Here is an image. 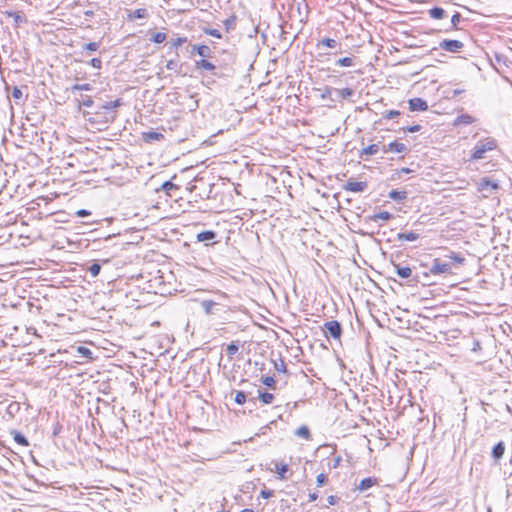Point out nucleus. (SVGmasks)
I'll return each mask as SVG.
<instances>
[{"instance_id": "nucleus-1", "label": "nucleus", "mask_w": 512, "mask_h": 512, "mask_svg": "<svg viewBox=\"0 0 512 512\" xmlns=\"http://www.w3.org/2000/svg\"><path fill=\"white\" fill-rule=\"evenodd\" d=\"M122 105L121 99L106 102L98 106L94 112V118H90L91 122H101L104 124L112 123L117 117L116 109Z\"/></svg>"}, {"instance_id": "nucleus-2", "label": "nucleus", "mask_w": 512, "mask_h": 512, "mask_svg": "<svg viewBox=\"0 0 512 512\" xmlns=\"http://www.w3.org/2000/svg\"><path fill=\"white\" fill-rule=\"evenodd\" d=\"M258 369L261 373L265 374H275V372L285 373L287 371L284 360L281 357V353L274 350L269 352V357H267V359L262 361L258 360Z\"/></svg>"}, {"instance_id": "nucleus-3", "label": "nucleus", "mask_w": 512, "mask_h": 512, "mask_svg": "<svg viewBox=\"0 0 512 512\" xmlns=\"http://www.w3.org/2000/svg\"><path fill=\"white\" fill-rule=\"evenodd\" d=\"M497 142L492 137H486L478 141L471 154L470 160L477 161L485 157V153L496 149Z\"/></svg>"}, {"instance_id": "nucleus-4", "label": "nucleus", "mask_w": 512, "mask_h": 512, "mask_svg": "<svg viewBox=\"0 0 512 512\" xmlns=\"http://www.w3.org/2000/svg\"><path fill=\"white\" fill-rule=\"evenodd\" d=\"M429 272L433 275H448L452 274L451 262L440 258L433 259V262L429 268Z\"/></svg>"}, {"instance_id": "nucleus-5", "label": "nucleus", "mask_w": 512, "mask_h": 512, "mask_svg": "<svg viewBox=\"0 0 512 512\" xmlns=\"http://www.w3.org/2000/svg\"><path fill=\"white\" fill-rule=\"evenodd\" d=\"M323 330L326 334L330 335L333 339L339 340L342 335V326L336 320L324 323Z\"/></svg>"}, {"instance_id": "nucleus-6", "label": "nucleus", "mask_w": 512, "mask_h": 512, "mask_svg": "<svg viewBox=\"0 0 512 512\" xmlns=\"http://www.w3.org/2000/svg\"><path fill=\"white\" fill-rule=\"evenodd\" d=\"M439 47L444 51L457 53L464 47V44L459 40L443 39L440 41Z\"/></svg>"}, {"instance_id": "nucleus-7", "label": "nucleus", "mask_w": 512, "mask_h": 512, "mask_svg": "<svg viewBox=\"0 0 512 512\" xmlns=\"http://www.w3.org/2000/svg\"><path fill=\"white\" fill-rule=\"evenodd\" d=\"M268 470L271 472H275L277 474V478L280 480L287 479L286 473L289 471L288 464L285 463H278L276 461H272L270 463V467H268Z\"/></svg>"}, {"instance_id": "nucleus-8", "label": "nucleus", "mask_w": 512, "mask_h": 512, "mask_svg": "<svg viewBox=\"0 0 512 512\" xmlns=\"http://www.w3.org/2000/svg\"><path fill=\"white\" fill-rule=\"evenodd\" d=\"M394 269L398 277L401 279H410L411 281L418 282L419 277L413 276L412 269L410 267H403L399 264H394Z\"/></svg>"}, {"instance_id": "nucleus-9", "label": "nucleus", "mask_w": 512, "mask_h": 512, "mask_svg": "<svg viewBox=\"0 0 512 512\" xmlns=\"http://www.w3.org/2000/svg\"><path fill=\"white\" fill-rule=\"evenodd\" d=\"M262 203H267L269 206V210L263 208L261 211H258V215L261 214L262 219L265 220L268 215L271 216L272 212L276 210L278 202L275 200L274 197L265 195L262 200Z\"/></svg>"}, {"instance_id": "nucleus-10", "label": "nucleus", "mask_w": 512, "mask_h": 512, "mask_svg": "<svg viewBox=\"0 0 512 512\" xmlns=\"http://www.w3.org/2000/svg\"><path fill=\"white\" fill-rule=\"evenodd\" d=\"M499 188L498 183L491 181L489 178L485 177L482 178L478 184L477 189L479 192L485 193H492L493 191L497 190Z\"/></svg>"}, {"instance_id": "nucleus-11", "label": "nucleus", "mask_w": 512, "mask_h": 512, "mask_svg": "<svg viewBox=\"0 0 512 512\" xmlns=\"http://www.w3.org/2000/svg\"><path fill=\"white\" fill-rule=\"evenodd\" d=\"M408 148L404 143H400L397 141L391 142L388 145L383 146V152H395V153H403L407 152Z\"/></svg>"}, {"instance_id": "nucleus-12", "label": "nucleus", "mask_w": 512, "mask_h": 512, "mask_svg": "<svg viewBox=\"0 0 512 512\" xmlns=\"http://www.w3.org/2000/svg\"><path fill=\"white\" fill-rule=\"evenodd\" d=\"M409 109L411 111H426L428 109V104L422 98H412L408 101Z\"/></svg>"}, {"instance_id": "nucleus-13", "label": "nucleus", "mask_w": 512, "mask_h": 512, "mask_svg": "<svg viewBox=\"0 0 512 512\" xmlns=\"http://www.w3.org/2000/svg\"><path fill=\"white\" fill-rule=\"evenodd\" d=\"M367 188V182L348 181L344 185V190L350 192H363Z\"/></svg>"}, {"instance_id": "nucleus-14", "label": "nucleus", "mask_w": 512, "mask_h": 512, "mask_svg": "<svg viewBox=\"0 0 512 512\" xmlns=\"http://www.w3.org/2000/svg\"><path fill=\"white\" fill-rule=\"evenodd\" d=\"M271 350L272 349L266 340L258 341V355L262 357V360L267 359V357H269V352Z\"/></svg>"}, {"instance_id": "nucleus-15", "label": "nucleus", "mask_w": 512, "mask_h": 512, "mask_svg": "<svg viewBox=\"0 0 512 512\" xmlns=\"http://www.w3.org/2000/svg\"><path fill=\"white\" fill-rule=\"evenodd\" d=\"M505 453V444L504 442H498L492 449V457L495 461H499Z\"/></svg>"}, {"instance_id": "nucleus-16", "label": "nucleus", "mask_w": 512, "mask_h": 512, "mask_svg": "<svg viewBox=\"0 0 512 512\" xmlns=\"http://www.w3.org/2000/svg\"><path fill=\"white\" fill-rule=\"evenodd\" d=\"M377 482V479L374 477H367L360 481L359 485L357 486V489L361 492L366 491L367 489L374 486Z\"/></svg>"}, {"instance_id": "nucleus-17", "label": "nucleus", "mask_w": 512, "mask_h": 512, "mask_svg": "<svg viewBox=\"0 0 512 512\" xmlns=\"http://www.w3.org/2000/svg\"><path fill=\"white\" fill-rule=\"evenodd\" d=\"M194 52H196L201 57L207 58V57H210L211 49L207 45H199V46L194 45L192 47L191 53L193 54Z\"/></svg>"}, {"instance_id": "nucleus-18", "label": "nucleus", "mask_w": 512, "mask_h": 512, "mask_svg": "<svg viewBox=\"0 0 512 512\" xmlns=\"http://www.w3.org/2000/svg\"><path fill=\"white\" fill-rule=\"evenodd\" d=\"M408 193L406 191L391 190L388 197L398 203L407 199Z\"/></svg>"}, {"instance_id": "nucleus-19", "label": "nucleus", "mask_w": 512, "mask_h": 512, "mask_svg": "<svg viewBox=\"0 0 512 512\" xmlns=\"http://www.w3.org/2000/svg\"><path fill=\"white\" fill-rule=\"evenodd\" d=\"M420 237V235L416 232H401V233H398L397 235V239L399 241H409V242H412V241H416L418 240Z\"/></svg>"}, {"instance_id": "nucleus-20", "label": "nucleus", "mask_w": 512, "mask_h": 512, "mask_svg": "<svg viewBox=\"0 0 512 512\" xmlns=\"http://www.w3.org/2000/svg\"><path fill=\"white\" fill-rule=\"evenodd\" d=\"M216 232L212 230H206L197 234V240L200 242L212 241L216 238Z\"/></svg>"}, {"instance_id": "nucleus-21", "label": "nucleus", "mask_w": 512, "mask_h": 512, "mask_svg": "<svg viewBox=\"0 0 512 512\" xmlns=\"http://www.w3.org/2000/svg\"><path fill=\"white\" fill-rule=\"evenodd\" d=\"M275 374H265L262 373L260 377V381L270 389H275L276 381L274 379Z\"/></svg>"}, {"instance_id": "nucleus-22", "label": "nucleus", "mask_w": 512, "mask_h": 512, "mask_svg": "<svg viewBox=\"0 0 512 512\" xmlns=\"http://www.w3.org/2000/svg\"><path fill=\"white\" fill-rule=\"evenodd\" d=\"M11 434L13 435L14 441L21 446L27 447L29 446L28 439L19 431L13 430L11 431Z\"/></svg>"}, {"instance_id": "nucleus-23", "label": "nucleus", "mask_w": 512, "mask_h": 512, "mask_svg": "<svg viewBox=\"0 0 512 512\" xmlns=\"http://www.w3.org/2000/svg\"><path fill=\"white\" fill-rule=\"evenodd\" d=\"M475 121L474 117L469 114L459 115L454 122V125H470Z\"/></svg>"}, {"instance_id": "nucleus-24", "label": "nucleus", "mask_w": 512, "mask_h": 512, "mask_svg": "<svg viewBox=\"0 0 512 512\" xmlns=\"http://www.w3.org/2000/svg\"><path fill=\"white\" fill-rule=\"evenodd\" d=\"M445 258H448V262H451V264L456 263L458 265H462L465 261V258L461 254L454 251H449V254L446 255Z\"/></svg>"}, {"instance_id": "nucleus-25", "label": "nucleus", "mask_w": 512, "mask_h": 512, "mask_svg": "<svg viewBox=\"0 0 512 512\" xmlns=\"http://www.w3.org/2000/svg\"><path fill=\"white\" fill-rule=\"evenodd\" d=\"M429 15L433 19H442L446 17V11L441 7H433L428 11Z\"/></svg>"}, {"instance_id": "nucleus-26", "label": "nucleus", "mask_w": 512, "mask_h": 512, "mask_svg": "<svg viewBox=\"0 0 512 512\" xmlns=\"http://www.w3.org/2000/svg\"><path fill=\"white\" fill-rule=\"evenodd\" d=\"M4 14L10 18H13L15 24L17 25L26 21L25 17L23 16L24 14L21 12L5 11Z\"/></svg>"}, {"instance_id": "nucleus-27", "label": "nucleus", "mask_w": 512, "mask_h": 512, "mask_svg": "<svg viewBox=\"0 0 512 512\" xmlns=\"http://www.w3.org/2000/svg\"><path fill=\"white\" fill-rule=\"evenodd\" d=\"M378 151H379V146L377 144H371L361 150L360 158H364L365 155L366 156L374 155V154L378 153Z\"/></svg>"}, {"instance_id": "nucleus-28", "label": "nucleus", "mask_w": 512, "mask_h": 512, "mask_svg": "<svg viewBox=\"0 0 512 512\" xmlns=\"http://www.w3.org/2000/svg\"><path fill=\"white\" fill-rule=\"evenodd\" d=\"M148 11L145 8H139L129 14V18L132 19H144L148 17Z\"/></svg>"}, {"instance_id": "nucleus-29", "label": "nucleus", "mask_w": 512, "mask_h": 512, "mask_svg": "<svg viewBox=\"0 0 512 512\" xmlns=\"http://www.w3.org/2000/svg\"><path fill=\"white\" fill-rule=\"evenodd\" d=\"M393 218V215L388 211H382L380 213L374 214L370 217V219L374 222L378 220L388 221Z\"/></svg>"}, {"instance_id": "nucleus-30", "label": "nucleus", "mask_w": 512, "mask_h": 512, "mask_svg": "<svg viewBox=\"0 0 512 512\" xmlns=\"http://www.w3.org/2000/svg\"><path fill=\"white\" fill-rule=\"evenodd\" d=\"M274 398L275 396L272 393L258 391V400L264 404H271Z\"/></svg>"}, {"instance_id": "nucleus-31", "label": "nucleus", "mask_w": 512, "mask_h": 512, "mask_svg": "<svg viewBox=\"0 0 512 512\" xmlns=\"http://www.w3.org/2000/svg\"><path fill=\"white\" fill-rule=\"evenodd\" d=\"M196 68L197 69H204L207 71H212L215 69V65L209 62L206 59H201L199 61H196Z\"/></svg>"}, {"instance_id": "nucleus-32", "label": "nucleus", "mask_w": 512, "mask_h": 512, "mask_svg": "<svg viewBox=\"0 0 512 512\" xmlns=\"http://www.w3.org/2000/svg\"><path fill=\"white\" fill-rule=\"evenodd\" d=\"M144 139L146 141H159L164 139V135L159 132L149 131L147 133H144Z\"/></svg>"}, {"instance_id": "nucleus-33", "label": "nucleus", "mask_w": 512, "mask_h": 512, "mask_svg": "<svg viewBox=\"0 0 512 512\" xmlns=\"http://www.w3.org/2000/svg\"><path fill=\"white\" fill-rule=\"evenodd\" d=\"M166 68L168 70L174 71L177 74L181 73V71H180L181 65H179L177 60L171 59V60L167 61Z\"/></svg>"}, {"instance_id": "nucleus-34", "label": "nucleus", "mask_w": 512, "mask_h": 512, "mask_svg": "<svg viewBox=\"0 0 512 512\" xmlns=\"http://www.w3.org/2000/svg\"><path fill=\"white\" fill-rule=\"evenodd\" d=\"M91 89H92V85L90 83L74 84L70 88L72 93H75L76 91H90Z\"/></svg>"}, {"instance_id": "nucleus-35", "label": "nucleus", "mask_w": 512, "mask_h": 512, "mask_svg": "<svg viewBox=\"0 0 512 512\" xmlns=\"http://www.w3.org/2000/svg\"><path fill=\"white\" fill-rule=\"evenodd\" d=\"M167 38V35L163 32H155L152 34L150 40L154 43L160 44L163 43Z\"/></svg>"}, {"instance_id": "nucleus-36", "label": "nucleus", "mask_w": 512, "mask_h": 512, "mask_svg": "<svg viewBox=\"0 0 512 512\" xmlns=\"http://www.w3.org/2000/svg\"><path fill=\"white\" fill-rule=\"evenodd\" d=\"M336 64L342 67H350L354 65V58L353 57H344L340 58L336 61Z\"/></svg>"}, {"instance_id": "nucleus-37", "label": "nucleus", "mask_w": 512, "mask_h": 512, "mask_svg": "<svg viewBox=\"0 0 512 512\" xmlns=\"http://www.w3.org/2000/svg\"><path fill=\"white\" fill-rule=\"evenodd\" d=\"M100 43L99 42H89L83 45L82 49L83 52H95L99 49Z\"/></svg>"}, {"instance_id": "nucleus-38", "label": "nucleus", "mask_w": 512, "mask_h": 512, "mask_svg": "<svg viewBox=\"0 0 512 512\" xmlns=\"http://www.w3.org/2000/svg\"><path fill=\"white\" fill-rule=\"evenodd\" d=\"M336 92L342 99H347L354 94V91L351 88L337 89Z\"/></svg>"}, {"instance_id": "nucleus-39", "label": "nucleus", "mask_w": 512, "mask_h": 512, "mask_svg": "<svg viewBox=\"0 0 512 512\" xmlns=\"http://www.w3.org/2000/svg\"><path fill=\"white\" fill-rule=\"evenodd\" d=\"M320 45H324V46H327L329 48H335L338 43L335 39H331V38H324L322 39L321 41L318 42L317 46L319 47Z\"/></svg>"}, {"instance_id": "nucleus-40", "label": "nucleus", "mask_w": 512, "mask_h": 512, "mask_svg": "<svg viewBox=\"0 0 512 512\" xmlns=\"http://www.w3.org/2000/svg\"><path fill=\"white\" fill-rule=\"evenodd\" d=\"M178 189V186L176 184H174L172 181L168 180V181H165L162 185H161V190L165 191L167 194L170 193L171 190H176Z\"/></svg>"}, {"instance_id": "nucleus-41", "label": "nucleus", "mask_w": 512, "mask_h": 512, "mask_svg": "<svg viewBox=\"0 0 512 512\" xmlns=\"http://www.w3.org/2000/svg\"><path fill=\"white\" fill-rule=\"evenodd\" d=\"M88 271L92 277H97L101 271V265L97 262H94L93 264L90 265Z\"/></svg>"}, {"instance_id": "nucleus-42", "label": "nucleus", "mask_w": 512, "mask_h": 512, "mask_svg": "<svg viewBox=\"0 0 512 512\" xmlns=\"http://www.w3.org/2000/svg\"><path fill=\"white\" fill-rule=\"evenodd\" d=\"M20 410V405L18 402H12L7 407V413L13 417L16 413H18Z\"/></svg>"}, {"instance_id": "nucleus-43", "label": "nucleus", "mask_w": 512, "mask_h": 512, "mask_svg": "<svg viewBox=\"0 0 512 512\" xmlns=\"http://www.w3.org/2000/svg\"><path fill=\"white\" fill-rule=\"evenodd\" d=\"M296 435H298L299 437L305 438V439H309L310 438V430L307 426H301L300 428L297 429Z\"/></svg>"}, {"instance_id": "nucleus-44", "label": "nucleus", "mask_w": 512, "mask_h": 512, "mask_svg": "<svg viewBox=\"0 0 512 512\" xmlns=\"http://www.w3.org/2000/svg\"><path fill=\"white\" fill-rule=\"evenodd\" d=\"M216 306V303L213 301H203L202 307L204 308L207 314L213 313V308Z\"/></svg>"}, {"instance_id": "nucleus-45", "label": "nucleus", "mask_w": 512, "mask_h": 512, "mask_svg": "<svg viewBox=\"0 0 512 512\" xmlns=\"http://www.w3.org/2000/svg\"><path fill=\"white\" fill-rule=\"evenodd\" d=\"M246 394L243 392V391H237L236 392V395H235V398H234V401L237 403V404H244L246 402Z\"/></svg>"}, {"instance_id": "nucleus-46", "label": "nucleus", "mask_w": 512, "mask_h": 512, "mask_svg": "<svg viewBox=\"0 0 512 512\" xmlns=\"http://www.w3.org/2000/svg\"><path fill=\"white\" fill-rule=\"evenodd\" d=\"M412 170L409 168H401L400 170H397L391 177L392 180H396L401 178L402 174H409Z\"/></svg>"}, {"instance_id": "nucleus-47", "label": "nucleus", "mask_w": 512, "mask_h": 512, "mask_svg": "<svg viewBox=\"0 0 512 512\" xmlns=\"http://www.w3.org/2000/svg\"><path fill=\"white\" fill-rule=\"evenodd\" d=\"M187 41V38L186 37H177L175 39H172L170 41V44L172 47L174 48H178L179 46H181L182 44H184L185 42Z\"/></svg>"}, {"instance_id": "nucleus-48", "label": "nucleus", "mask_w": 512, "mask_h": 512, "mask_svg": "<svg viewBox=\"0 0 512 512\" xmlns=\"http://www.w3.org/2000/svg\"><path fill=\"white\" fill-rule=\"evenodd\" d=\"M93 105H94V101L92 100V98L90 96H85L82 101H79V105L78 106H79V108L81 106L90 108Z\"/></svg>"}, {"instance_id": "nucleus-49", "label": "nucleus", "mask_w": 512, "mask_h": 512, "mask_svg": "<svg viewBox=\"0 0 512 512\" xmlns=\"http://www.w3.org/2000/svg\"><path fill=\"white\" fill-rule=\"evenodd\" d=\"M271 291L267 282L258 283V293L268 294Z\"/></svg>"}, {"instance_id": "nucleus-50", "label": "nucleus", "mask_w": 512, "mask_h": 512, "mask_svg": "<svg viewBox=\"0 0 512 512\" xmlns=\"http://www.w3.org/2000/svg\"><path fill=\"white\" fill-rule=\"evenodd\" d=\"M462 19V16L460 13L456 12L452 17H451V23H452V27L454 29H457L458 27V24L460 23Z\"/></svg>"}, {"instance_id": "nucleus-51", "label": "nucleus", "mask_w": 512, "mask_h": 512, "mask_svg": "<svg viewBox=\"0 0 512 512\" xmlns=\"http://www.w3.org/2000/svg\"><path fill=\"white\" fill-rule=\"evenodd\" d=\"M237 351H238V346L236 344L232 343L227 346L226 352L230 357L235 355L237 353Z\"/></svg>"}, {"instance_id": "nucleus-52", "label": "nucleus", "mask_w": 512, "mask_h": 512, "mask_svg": "<svg viewBox=\"0 0 512 512\" xmlns=\"http://www.w3.org/2000/svg\"><path fill=\"white\" fill-rule=\"evenodd\" d=\"M89 64L96 68V69H101L102 68V60L100 58H92L90 61H89Z\"/></svg>"}, {"instance_id": "nucleus-53", "label": "nucleus", "mask_w": 512, "mask_h": 512, "mask_svg": "<svg viewBox=\"0 0 512 512\" xmlns=\"http://www.w3.org/2000/svg\"><path fill=\"white\" fill-rule=\"evenodd\" d=\"M327 481V477L325 474L323 473H320L319 475H317L316 477V483H317V486L318 487H321L323 486Z\"/></svg>"}, {"instance_id": "nucleus-54", "label": "nucleus", "mask_w": 512, "mask_h": 512, "mask_svg": "<svg viewBox=\"0 0 512 512\" xmlns=\"http://www.w3.org/2000/svg\"><path fill=\"white\" fill-rule=\"evenodd\" d=\"M22 96H23L22 90L19 87L15 86L12 90V97L16 100H19L22 98Z\"/></svg>"}, {"instance_id": "nucleus-55", "label": "nucleus", "mask_w": 512, "mask_h": 512, "mask_svg": "<svg viewBox=\"0 0 512 512\" xmlns=\"http://www.w3.org/2000/svg\"><path fill=\"white\" fill-rule=\"evenodd\" d=\"M268 180H269L268 173H263L262 170L260 169L258 171V183L265 182V184H267Z\"/></svg>"}, {"instance_id": "nucleus-56", "label": "nucleus", "mask_w": 512, "mask_h": 512, "mask_svg": "<svg viewBox=\"0 0 512 512\" xmlns=\"http://www.w3.org/2000/svg\"><path fill=\"white\" fill-rule=\"evenodd\" d=\"M78 352L84 357L91 358V351L84 346L78 347Z\"/></svg>"}, {"instance_id": "nucleus-57", "label": "nucleus", "mask_w": 512, "mask_h": 512, "mask_svg": "<svg viewBox=\"0 0 512 512\" xmlns=\"http://www.w3.org/2000/svg\"><path fill=\"white\" fill-rule=\"evenodd\" d=\"M400 115V111L398 110H390L388 111L385 115H384V118L385 119H393L395 117H398Z\"/></svg>"}, {"instance_id": "nucleus-58", "label": "nucleus", "mask_w": 512, "mask_h": 512, "mask_svg": "<svg viewBox=\"0 0 512 512\" xmlns=\"http://www.w3.org/2000/svg\"><path fill=\"white\" fill-rule=\"evenodd\" d=\"M273 495H274V491H272V490L263 489L260 491V496L265 499H267Z\"/></svg>"}, {"instance_id": "nucleus-59", "label": "nucleus", "mask_w": 512, "mask_h": 512, "mask_svg": "<svg viewBox=\"0 0 512 512\" xmlns=\"http://www.w3.org/2000/svg\"><path fill=\"white\" fill-rule=\"evenodd\" d=\"M420 130H421L420 125H412V126H408L407 128H404L405 132H410V133L418 132Z\"/></svg>"}, {"instance_id": "nucleus-60", "label": "nucleus", "mask_w": 512, "mask_h": 512, "mask_svg": "<svg viewBox=\"0 0 512 512\" xmlns=\"http://www.w3.org/2000/svg\"><path fill=\"white\" fill-rule=\"evenodd\" d=\"M205 32L208 33L209 35L215 37V38H221L222 37L220 31L217 30V29H209V30H206Z\"/></svg>"}, {"instance_id": "nucleus-61", "label": "nucleus", "mask_w": 512, "mask_h": 512, "mask_svg": "<svg viewBox=\"0 0 512 512\" xmlns=\"http://www.w3.org/2000/svg\"><path fill=\"white\" fill-rule=\"evenodd\" d=\"M338 500H339V498L337 496H334V495H330V496L327 497L328 505H335Z\"/></svg>"}, {"instance_id": "nucleus-62", "label": "nucleus", "mask_w": 512, "mask_h": 512, "mask_svg": "<svg viewBox=\"0 0 512 512\" xmlns=\"http://www.w3.org/2000/svg\"><path fill=\"white\" fill-rule=\"evenodd\" d=\"M91 214V212L89 210H86V209H80L76 212V215L78 217H86V216H89Z\"/></svg>"}, {"instance_id": "nucleus-63", "label": "nucleus", "mask_w": 512, "mask_h": 512, "mask_svg": "<svg viewBox=\"0 0 512 512\" xmlns=\"http://www.w3.org/2000/svg\"><path fill=\"white\" fill-rule=\"evenodd\" d=\"M242 226H245V229H246V230H249L250 228H253V227H254V223H253L252 217H250L249 219H247V221H246V222H243V223H242Z\"/></svg>"}, {"instance_id": "nucleus-64", "label": "nucleus", "mask_w": 512, "mask_h": 512, "mask_svg": "<svg viewBox=\"0 0 512 512\" xmlns=\"http://www.w3.org/2000/svg\"><path fill=\"white\" fill-rule=\"evenodd\" d=\"M463 92H464L463 89H454V90L451 91V97L454 98V97H456L457 95H459V94H461Z\"/></svg>"}]
</instances>
